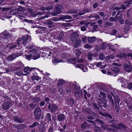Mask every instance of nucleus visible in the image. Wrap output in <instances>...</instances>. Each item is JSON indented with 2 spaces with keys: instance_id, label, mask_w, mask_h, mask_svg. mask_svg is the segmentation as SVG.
Here are the masks:
<instances>
[{
  "instance_id": "1",
  "label": "nucleus",
  "mask_w": 132,
  "mask_h": 132,
  "mask_svg": "<svg viewBox=\"0 0 132 132\" xmlns=\"http://www.w3.org/2000/svg\"><path fill=\"white\" fill-rule=\"evenodd\" d=\"M48 104V109L51 112L54 113L58 110V106L54 104H51V103H50L49 102H48L46 104V105L47 106Z\"/></svg>"
},
{
  "instance_id": "2",
  "label": "nucleus",
  "mask_w": 132,
  "mask_h": 132,
  "mask_svg": "<svg viewBox=\"0 0 132 132\" xmlns=\"http://www.w3.org/2000/svg\"><path fill=\"white\" fill-rule=\"evenodd\" d=\"M63 8V7L62 5L57 4L53 9L54 10V12L51 13V15H52L56 16L57 15V14L60 13L62 11V9Z\"/></svg>"
},
{
  "instance_id": "3",
  "label": "nucleus",
  "mask_w": 132,
  "mask_h": 132,
  "mask_svg": "<svg viewBox=\"0 0 132 132\" xmlns=\"http://www.w3.org/2000/svg\"><path fill=\"white\" fill-rule=\"evenodd\" d=\"M85 59H80L78 60L77 62V63H82L85 60ZM67 61L68 63H71L73 64H75L76 62V58H68Z\"/></svg>"
},
{
  "instance_id": "4",
  "label": "nucleus",
  "mask_w": 132,
  "mask_h": 132,
  "mask_svg": "<svg viewBox=\"0 0 132 132\" xmlns=\"http://www.w3.org/2000/svg\"><path fill=\"white\" fill-rule=\"evenodd\" d=\"M41 111L39 108H36L34 112V114L35 116V118L36 119H39L41 116Z\"/></svg>"
},
{
  "instance_id": "5",
  "label": "nucleus",
  "mask_w": 132,
  "mask_h": 132,
  "mask_svg": "<svg viewBox=\"0 0 132 132\" xmlns=\"http://www.w3.org/2000/svg\"><path fill=\"white\" fill-rule=\"evenodd\" d=\"M79 35L76 32H74L71 35L70 40L73 43H75L78 40V38Z\"/></svg>"
},
{
  "instance_id": "6",
  "label": "nucleus",
  "mask_w": 132,
  "mask_h": 132,
  "mask_svg": "<svg viewBox=\"0 0 132 132\" xmlns=\"http://www.w3.org/2000/svg\"><path fill=\"white\" fill-rule=\"evenodd\" d=\"M11 103L9 102L4 103L2 105L3 109L5 110H7L11 107Z\"/></svg>"
},
{
  "instance_id": "7",
  "label": "nucleus",
  "mask_w": 132,
  "mask_h": 132,
  "mask_svg": "<svg viewBox=\"0 0 132 132\" xmlns=\"http://www.w3.org/2000/svg\"><path fill=\"white\" fill-rule=\"evenodd\" d=\"M123 67L125 71L129 72L131 71L132 68V65H128L127 64H124Z\"/></svg>"
},
{
  "instance_id": "8",
  "label": "nucleus",
  "mask_w": 132,
  "mask_h": 132,
  "mask_svg": "<svg viewBox=\"0 0 132 132\" xmlns=\"http://www.w3.org/2000/svg\"><path fill=\"white\" fill-rule=\"evenodd\" d=\"M57 120L59 121H63L66 118V117L63 114L60 113L57 116Z\"/></svg>"
},
{
  "instance_id": "9",
  "label": "nucleus",
  "mask_w": 132,
  "mask_h": 132,
  "mask_svg": "<svg viewBox=\"0 0 132 132\" xmlns=\"http://www.w3.org/2000/svg\"><path fill=\"white\" fill-rule=\"evenodd\" d=\"M53 23V22L52 21V20L50 19L47 20L43 22L44 24L48 25V27L49 28H51L52 27V25Z\"/></svg>"
},
{
  "instance_id": "10",
  "label": "nucleus",
  "mask_w": 132,
  "mask_h": 132,
  "mask_svg": "<svg viewBox=\"0 0 132 132\" xmlns=\"http://www.w3.org/2000/svg\"><path fill=\"white\" fill-rule=\"evenodd\" d=\"M14 121L18 123H22L23 122V119L21 118L18 117L17 116H14L13 117Z\"/></svg>"
},
{
  "instance_id": "11",
  "label": "nucleus",
  "mask_w": 132,
  "mask_h": 132,
  "mask_svg": "<svg viewBox=\"0 0 132 132\" xmlns=\"http://www.w3.org/2000/svg\"><path fill=\"white\" fill-rule=\"evenodd\" d=\"M117 129L121 130L122 129H125L126 128V127L125 125L122 123H119L117 124Z\"/></svg>"
},
{
  "instance_id": "12",
  "label": "nucleus",
  "mask_w": 132,
  "mask_h": 132,
  "mask_svg": "<svg viewBox=\"0 0 132 132\" xmlns=\"http://www.w3.org/2000/svg\"><path fill=\"white\" fill-rule=\"evenodd\" d=\"M72 18L71 16L68 15H62L61 17H60L59 19V20H64L67 19H72Z\"/></svg>"
},
{
  "instance_id": "13",
  "label": "nucleus",
  "mask_w": 132,
  "mask_h": 132,
  "mask_svg": "<svg viewBox=\"0 0 132 132\" xmlns=\"http://www.w3.org/2000/svg\"><path fill=\"white\" fill-rule=\"evenodd\" d=\"M100 113L102 116L105 117H108L110 119H113V118L111 116L109 113L106 112H104V113H103L100 112Z\"/></svg>"
},
{
  "instance_id": "14",
  "label": "nucleus",
  "mask_w": 132,
  "mask_h": 132,
  "mask_svg": "<svg viewBox=\"0 0 132 132\" xmlns=\"http://www.w3.org/2000/svg\"><path fill=\"white\" fill-rule=\"evenodd\" d=\"M111 95L114 98V102L116 103H117L118 104L120 101V100L118 96L116 95L114 96L113 93H111Z\"/></svg>"
},
{
  "instance_id": "15",
  "label": "nucleus",
  "mask_w": 132,
  "mask_h": 132,
  "mask_svg": "<svg viewBox=\"0 0 132 132\" xmlns=\"http://www.w3.org/2000/svg\"><path fill=\"white\" fill-rule=\"evenodd\" d=\"M75 95L78 97H80L82 96V91L81 90L76 91L75 92Z\"/></svg>"
},
{
  "instance_id": "16",
  "label": "nucleus",
  "mask_w": 132,
  "mask_h": 132,
  "mask_svg": "<svg viewBox=\"0 0 132 132\" xmlns=\"http://www.w3.org/2000/svg\"><path fill=\"white\" fill-rule=\"evenodd\" d=\"M96 38L95 37H88V42L89 43L92 44L95 41Z\"/></svg>"
},
{
  "instance_id": "17",
  "label": "nucleus",
  "mask_w": 132,
  "mask_h": 132,
  "mask_svg": "<svg viewBox=\"0 0 132 132\" xmlns=\"http://www.w3.org/2000/svg\"><path fill=\"white\" fill-rule=\"evenodd\" d=\"M94 131L96 132H101L102 129L101 128L98 126H95L94 127Z\"/></svg>"
},
{
  "instance_id": "18",
  "label": "nucleus",
  "mask_w": 132,
  "mask_h": 132,
  "mask_svg": "<svg viewBox=\"0 0 132 132\" xmlns=\"http://www.w3.org/2000/svg\"><path fill=\"white\" fill-rule=\"evenodd\" d=\"M20 55L19 53H13L8 56L7 58H16Z\"/></svg>"
},
{
  "instance_id": "19",
  "label": "nucleus",
  "mask_w": 132,
  "mask_h": 132,
  "mask_svg": "<svg viewBox=\"0 0 132 132\" xmlns=\"http://www.w3.org/2000/svg\"><path fill=\"white\" fill-rule=\"evenodd\" d=\"M111 69L113 71L116 73L120 71V69L116 67H113Z\"/></svg>"
},
{
  "instance_id": "20",
  "label": "nucleus",
  "mask_w": 132,
  "mask_h": 132,
  "mask_svg": "<svg viewBox=\"0 0 132 132\" xmlns=\"http://www.w3.org/2000/svg\"><path fill=\"white\" fill-rule=\"evenodd\" d=\"M40 100L39 97H34L32 99V101L33 103H35Z\"/></svg>"
},
{
  "instance_id": "21",
  "label": "nucleus",
  "mask_w": 132,
  "mask_h": 132,
  "mask_svg": "<svg viewBox=\"0 0 132 132\" xmlns=\"http://www.w3.org/2000/svg\"><path fill=\"white\" fill-rule=\"evenodd\" d=\"M17 10H18L17 9L12 10L10 12V14L12 15H16L19 12L18 11H17Z\"/></svg>"
},
{
  "instance_id": "22",
  "label": "nucleus",
  "mask_w": 132,
  "mask_h": 132,
  "mask_svg": "<svg viewBox=\"0 0 132 132\" xmlns=\"http://www.w3.org/2000/svg\"><path fill=\"white\" fill-rule=\"evenodd\" d=\"M81 40L79 39L75 43L74 45V46L75 48H77L78 46H79L81 44Z\"/></svg>"
},
{
  "instance_id": "23",
  "label": "nucleus",
  "mask_w": 132,
  "mask_h": 132,
  "mask_svg": "<svg viewBox=\"0 0 132 132\" xmlns=\"http://www.w3.org/2000/svg\"><path fill=\"white\" fill-rule=\"evenodd\" d=\"M35 68H30L29 67H26L24 69V71L26 73H29L30 71H32L33 69H34Z\"/></svg>"
},
{
  "instance_id": "24",
  "label": "nucleus",
  "mask_w": 132,
  "mask_h": 132,
  "mask_svg": "<svg viewBox=\"0 0 132 132\" xmlns=\"http://www.w3.org/2000/svg\"><path fill=\"white\" fill-rule=\"evenodd\" d=\"M45 117L46 119L48 121H52L51 115L50 113H47L45 115Z\"/></svg>"
},
{
  "instance_id": "25",
  "label": "nucleus",
  "mask_w": 132,
  "mask_h": 132,
  "mask_svg": "<svg viewBox=\"0 0 132 132\" xmlns=\"http://www.w3.org/2000/svg\"><path fill=\"white\" fill-rule=\"evenodd\" d=\"M121 86L124 87H126L129 89H130L132 88V83H130L127 86L126 85V84L122 85Z\"/></svg>"
},
{
  "instance_id": "26",
  "label": "nucleus",
  "mask_w": 132,
  "mask_h": 132,
  "mask_svg": "<svg viewBox=\"0 0 132 132\" xmlns=\"http://www.w3.org/2000/svg\"><path fill=\"white\" fill-rule=\"evenodd\" d=\"M112 96L111 95H108V97L109 98V99L110 100V101L111 102L112 104L111 105L112 106H113L114 105V101L113 100V99L112 98Z\"/></svg>"
},
{
  "instance_id": "27",
  "label": "nucleus",
  "mask_w": 132,
  "mask_h": 132,
  "mask_svg": "<svg viewBox=\"0 0 132 132\" xmlns=\"http://www.w3.org/2000/svg\"><path fill=\"white\" fill-rule=\"evenodd\" d=\"M127 56L126 54L122 53L120 55L118 54L117 55L116 57L118 58H125Z\"/></svg>"
},
{
  "instance_id": "28",
  "label": "nucleus",
  "mask_w": 132,
  "mask_h": 132,
  "mask_svg": "<svg viewBox=\"0 0 132 132\" xmlns=\"http://www.w3.org/2000/svg\"><path fill=\"white\" fill-rule=\"evenodd\" d=\"M63 61L62 60H59L57 59V58H54L52 61V62L53 63H58L60 62H62Z\"/></svg>"
},
{
  "instance_id": "29",
  "label": "nucleus",
  "mask_w": 132,
  "mask_h": 132,
  "mask_svg": "<svg viewBox=\"0 0 132 132\" xmlns=\"http://www.w3.org/2000/svg\"><path fill=\"white\" fill-rule=\"evenodd\" d=\"M65 83L63 79L59 80L57 83V85L60 86L63 85Z\"/></svg>"
},
{
  "instance_id": "30",
  "label": "nucleus",
  "mask_w": 132,
  "mask_h": 132,
  "mask_svg": "<svg viewBox=\"0 0 132 132\" xmlns=\"http://www.w3.org/2000/svg\"><path fill=\"white\" fill-rule=\"evenodd\" d=\"M18 12H24L26 11V9L24 7L20 6L17 9Z\"/></svg>"
},
{
  "instance_id": "31",
  "label": "nucleus",
  "mask_w": 132,
  "mask_h": 132,
  "mask_svg": "<svg viewBox=\"0 0 132 132\" xmlns=\"http://www.w3.org/2000/svg\"><path fill=\"white\" fill-rule=\"evenodd\" d=\"M94 121L97 122L98 123L100 124V126L104 123V121L99 119H96Z\"/></svg>"
},
{
  "instance_id": "32",
  "label": "nucleus",
  "mask_w": 132,
  "mask_h": 132,
  "mask_svg": "<svg viewBox=\"0 0 132 132\" xmlns=\"http://www.w3.org/2000/svg\"><path fill=\"white\" fill-rule=\"evenodd\" d=\"M39 123L37 122H35L31 125L29 126V127L30 128H33L36 126Z\"/></svg>"
},
{
  "instance_id": "33",
  "label": "nucleus",
  "mask_w": 132,
  "mask_h": 132,
  "mask_svg": "<svg viewBox=\"0 0 132 132\" xmlns=\"http://www.w3.org/2000/svg\"><path fill=\"white\" fill-rule=\"evenodd\" d=\"M130 29V27L128 26H126L123 28V30L125 32H128Z\"/></svg>"
},
{
  "instance_id": "34",
  "label": "nucleus",
  "mask_w": 132,
  "mask_h": 132,
  "mask_svg": "<svg viewBox=\"0 0 132 132\" xmlns=\"http://www.w3.org/2000/svg\"><path fill=\"white\" fill-rule=\"evenodd\" d=\"M64 35V34L62 32H61L59 35V37H58V39L60 40L62 38Z\"/></svg>"
},
{
  "instance_id": "35",
  "label": "nucleus",
  "mask_w": 132,
  "mask_h": 132,
  "mask_svg": "<svg viewBox=\"0 0 132 132\" xmlns=\"http://www.w3.org/2000/svg\"><path fill=\"white\" fill-rule=\"evenodd\" d=\"M70 102V104L71 105H73L75 103V101L73 98H70L69 99Z\"/></svg>"
},
{
  "instance_id": "36",
  "label": "nucleus",
  "mask_w": 132,
  "mask_h": 132,
  "mask_svg": "<svg viewBox=\"0 0 132 132\" xmlns=\"http://www.w3.org/2000/svg\"><path fill=\"white\" fill-rule=\"evenodd\" d=\"M98 96L99 97H102V98H104L106 97L105 94L102 92H100V95H99Z\"/></svg>"
},
{
  "instance_id": "37",
  "label": "nucleus",
  "mask_w": 132,
  "mask_h": 132,
  "mask_svg": "<svg viewBox=\"0 0 132 132\" xmlns=\"http://www.w3.org/2000/svg\"><path fill=\"white\" fill-rule=\"evenodd\" d=\"M117 121L114 119L109 120L108 121L109 123H111L112 124H115L117 123Z\"/></svg>"
},
{
  "instance_id": "38",
  "label": "nucleus",
  "mask_w": 132,
  "mask_h": 132,
  "mask_svg": "<svg viewBox=\"0 0 132 132\" xmlns=\"http://www.w3.org/2000/svg\"><path fill=\"white\" fill-rule=\"evenodd\" d=\"M78 10L75 9H73L72 10H70L69 11V13L71 14H76L77 13Z\"/></svg>"
},
{
  "instance_id": "39",
  "label": "nucleus",
  "mask_w": 132,
  "mask_h": 132,
  "mask_svg": "<svg viewBox=\"0 0 132 132\" xmlns=\"http://www.w3.org/2000/svg\"><path fill=\"white\" fill-rule=\"evenodd\" d=\"M102 100L104 102V104L102 105V106H103L104 108H106L107 105L106 102H107V101L106 99H103Z\"/></svg>"
},
{
  "instance_id": "40",
  "label": "nucleus",
  "mask_w": 132,
  "mask_h": 132,
  "mask_svg": "<svg viewBox=\"0 0 132 132\" xmlns=\"http://www.w3.org/2000/svg\"><path fill=\"white\" fill-rule=\"evenodd\" d=\"M119 108H120V106H119V104H118V105H115V110H116V111L118 113L119 112V111H120V110Z\"/></svg>"
},
{
  "instance_id": "41",
  "label": "nucleus",
  "mask_w": 132,
  "mask_h": 132,
  "mask_svg": "<svg viewBox=\"0 0 132 132\" xmlns=\"http://www.w3.org/2000/svg\"><path fill=\"white\" fill-rule=\"evenodd\" d=\"M87 126V124L86 122H84L81 126V128L82 129H84L86 128Z\"/></svg>"
},
{
  "instance_id": "42",
  "label": "nucleus",
  "mask_w": 132,
  "mask_h": 132,
  "mask_svg": "<svg viewBox=\"0 0 132 132\" xmlns=\"http://www.w3.org/2000/svg\"><path fill=\"white\" fill-rule=\"evenodd\" d=\"M101 48L102 49L105 50L106 48V44L105 43H102L101 44Z\"/></svg>"
},
{
  "instance_id": "43",
  "label": "nucleus",
  "mask_w": 132,
  "mask_h": 132,
  "mask_svg": "<svg viewBox=\"0 0 132 132\" xmlns=\"http://www.w3.org/2000/svg\"><path fill=\"white\" fill-rule=\"evenodd\" d=\"M76 65L77 67L83 69L84 68H86V67H84L83 64H79L78 65L77 64Z\"/></svg>"
},
{
  "instance_id": "44",
  "label": "nucleus",
  "mask_w": 132,
  "mask_h": 132,
  "mask_svg": "<svg viewBox=\"0 0 132 132\" xmlns=\"http://www.w3.org/2000/svg\"><path fill=\"white\" fill-rule=\"evenodd\" d=\"M105 26H104L105 27H107L110 26H112V23L110 22H105Z\"/></svg>"
},
{
  "instance_id": "45",
  "label": "nucleus",
  "mask_w": 132,
  "mask_h": 132,
  "mask_svg": "<svg viewBox=\"0 0 132 132\" xmlns=\"http://www.w3.org/2000/svg\"><path fill=\"white\" fill-rule=\"evenodd\" d=\"M125 24H128V25H132V23L129 21L128 20H126L125 22Z\"/></svg>"
},
{
  "instance_id": "46",
  "label": "nucleus",
  "mask_w": 132,
  "mask_h": 132,
  "mask_svg": "<svg viewBox=\"0 0 132 132\" xmlns=\"http://www.w3.org/2000/svg\"><path fill=\"white\" fill-rule=\"evenodd\" d=\"M62 26L64 27H67L69 26H71V25L70 24V23H64L62 24Z\"/></svg>"
},
{
  "instance_id": "47",
  "label": "nucleus",
  "mask_w": 132,
  "mask_h": 132,
  "mask_svg": "<svg viewBox=\"0 0 132 132\" xmlns=\"http://www.w3.org/2000/svg\"><path fill=\"white\" fill-rule=\"evenodd\" d=\"M101 128L105 129H107V127L106 126L105 124V123L102 124L101 126Z\"/></svg>"
},
{
  "instance_id": "48",
  "label": "nucleus",
  "mask_w": 132,
  "mask_h": 132,
  "mask_svg": "<svg viewBox=\"0 0 132 132\" xmlns=\"http://www.w3.org/2000/svg\"><path fill=\"white\" fill-rule=\"evenodd\" d=\"M69 55L67 54H62L61 55L62 57L63 58H65V57H70L69 56Z\"/></svg>"
},
{
  "instance_id": "49",
  "label": "nucleus",
  "mask_w": 132,
  "mask_h": 132,
  "mask_svg": "<svg viewBox=\"0 0 132 132\" xmlns=\"http://www.w3.org/2000/svg\"><path fill=\"white\" fill-rule=\"evenodd\" d=\"M93 106L94 107L95 109V110H99V107H98V106L97 105V104L96 103H93Z\"/></svg>"
},
{
  "instance_id": "50",
  "label": "nucleus",
  "mask_w": 132,
  "mask_h": 132,
  "mask_svg": "<svg viewBox=\"0 0 132 132\" xmlns=\"http://www.w3.org/2000/svg\"><path fill=\"white\" fill-rule=\"evenodd\" d=\"M33 78L34 79H35L37 81L39 80L41 78L39 77V76L35 75L33 77Z\"/></svg>"
},
{
  "instance_id": "51",
  "label": "nucleus",
  "mask_w": 132,
  "mask_h": 132,
  "mask_svg": "<svg viewBox=\"0 0 132 132\" xmlns=\"http://www.w3.org/2000/svg\"><path fill=\"white\" fill-rule=\"evenodd\" d=\"M123 9V10H125L126 9V7H124V8H121V7H115L114 9H113V10H120V9Z\"/></svg>"
},
{
  "instance_id": "52",
  "label": "nucleus",
  "mask_w": 132,
  "mask_h": 132,
  "mask_svg": "<svg viewBox=\"0 0 132 132\" xmlns=\"http://www.w3.org/2000/svg\"><path fill=\"white\" fill-rule=\"evenodd\" d=\"M84 111L88 113L91 114V110L88 108H86L84 109Z\"/></svg>"
},
{
  "instance_id": "53",
  "label": "nucleus",
  "mask_w": 132,
  "mask_h": 132,
  "mask_svg": "<svg viewBox=\"0 0 132 132\" xmlns=\"http://www.w3.org/2000/svg\"><path fill=\"white\" fill-rule=\"evenodd\" d=\"M12 8L10 7H3L2 9V11H7L11 9Z\"/></svg>"
},
{
  "instance_id": "54",
  "label": "nucleus",
  "mask_w": 132,
  "mask_h": 132,
  "mask_svg": "<svg viewBox=\"0 0 132 132\" xmlns=\"http://www.w3.org/2000/svg\"><path fill=\"white\" fill-rule=\"evenodd\" d=\"M24 21L26 22H28L29 23H32L33 22L32 20H28L27 19H25L24 20Z\"/></svg>"
},
{
  "instance_id": "55",
  "label": "nucleus",
  "mask_w": 132,
  "mask_h": 132,
  "mask_svg": "<svg viewBox=\"0 0 132 132\" xmlns=\"http://www.w3.org/2000/svg\"><path fill=\"white\" fill-rule=\"evenodd\" d=\"M50 98L47 97H45L44 99L45 101L47 103L49 102L50 101Z\"/></svg>"
},
{
  "instance_id": "56",
  "label": "nucleus",
  "mask_w": 132,
  "mask_h": 132,
  "mask_svg": "<svg viewBox=\"0 0 132 132\" xmlns=\"http://www.w3.org/2000/svg\"><path fill=\"white\" fill-rule=\"evenodd\" d=\"M99 99L100 100V101L99 102V103H100V104H101L102 105H103L104 104V102L102 100L105 99L104 98H101Z\"/></svg>"
},
{
  "instance_id": "57",
  "label": "nucleus",
  "mask_w": 132,
  "mask_h": 132,
  "mask_svg": "<svg viewBox=\"0 0 132 132\" xmlns=\"http://www.w3.org/2000/svg\"><path fill=\"white\" fill-rule=\"evenodd\" d=\"M84 47L86 48H91L92 46L88 44H87L85 45Z\"/></svg>"
},
{
  "instance_id": "58",
  "label": "nucleus",
  "mask_w": 132,
  "mask_h": 132,
  "mask_svg": "<svg viewBox=\"0 0 132 132\" xmlns=\"http://www.w3.org/2000/svg\"><path fill=\"white\" fill-rule=\"evenodd\" d=\"M15 74L19 76H21L22 75V73L21 71H19L18 72H16L15 73Z\"/></svg>"
},
{
  "instance_id": "59",
  "label": "nucleus",
  "mask_w": 132,
  "mask_h": 132,
  "mask_svg": "<svg viewBox=\"0 0 132 132\" xmlns=\"http://www.w3.org/2000/svg\"><path fill=\"white\" fill-rule=\"evenodd\" d=\"M113 65L116 66L118 67H121L122 65L121 64H119L116 63H113L112 64Z\"/></svg>"
},
{
  "instance_id": "60",
  "label": "nucleus",
  "mask_w": 132,
  "mask_h": 132,
  "mask_svg": "<svg viewBox=\"0 0 132 132\" xmlns=\"http://www.w3.org/2000/svg\"><path fill=\"white\" fill-rule=\"evenodd\" d=\"M86 120L88 122H90V123H93L94 125L95 126H96V123L94 121L90 120Z\"/></svg>"
},
{
  "instance_id": "61",
  "label": "nucleus",
  "mask_w": 132,
  "mask_h": 132,
  "mask_svg": "<svg viewBox=\"0 0 132 132\" xmlns=\"http://www.w3.org/2000/svg\"><path fill=\"white\" fill-rule=\"evenodd\" d=\"M20 67H18V68H14V67H12L11 68V71H14L15 70H16L19 69L20 68Z\"/></svg>"
},
{
  "instance_id": "62",
  "label": "nucleus",
  "mask_w": 132,
  "mask_h": 132,
  "mask_svg": "<svg viewBox=\"0 0 132 132\" xmlns=\"http://www.w3.org/2000/svg\"><path fill=\"white\" fill-rule=\"evenodd\" d=\"M28 38V37H22V39L23 41L27 42Z\"/></svg>"
},
{
  "instance_id": "63",
  "label": "nucleus",
  "mask_w": 132,
  "mask_h": 132,
  "mask_svg": "<svg viewBox=\"0 0 132 132\" xmlns=\"http://www.w3.org/2000/svg\"><path fill=\"white\" fill-rule=\"evenodd\" d=\"M110 126L112 128L117 129V126L115 124H112L110 125Z\"/></svg>"
},
{
  "instance_id": "64",
  "label": "nucleus",
  "mask_w": 132,
  "mask_h": 132,
  "mask_svg": "<svg viewBox=\"0 0 132 132\" xmlns=\"http://www.w3.org/2000/svg\"><path fill=\"white\" fill-rule=\"evenodd\" d=\"M87 37L86 36H85L84 37L82 38V40L83 42L85 43V42L87 40Z\"/></svg>"
}]
</instances>
